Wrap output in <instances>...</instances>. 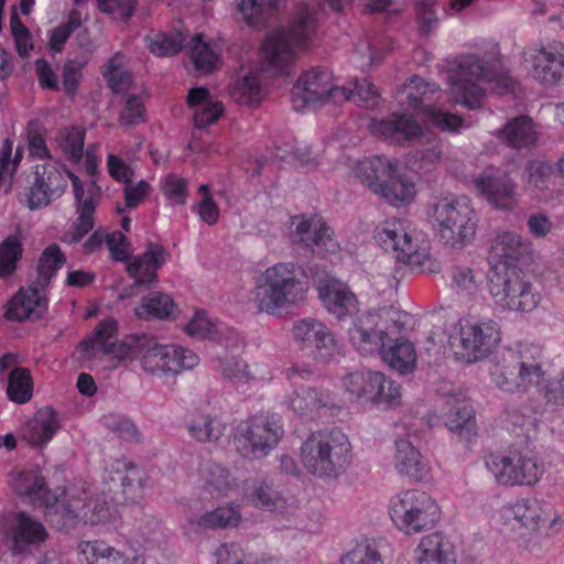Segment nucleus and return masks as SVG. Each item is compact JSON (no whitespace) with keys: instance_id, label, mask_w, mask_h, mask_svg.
Returning a JSON list of instances; mask_svg holds the SVG:
<instances>
[{"instance_id":"obj_31","label":"nucleus","mask_w":564,"mask_h":564,"mask_svg":"<svg viewBox=\"0 0 564 564\" xmlns=\"http://www.w3.org/2000/svg\"><path fill=\"white\" fill-rule=\"evenodd\" d=\"M335 405V399L328 392L305 386H300L290 399V408L299 415H307Z\"/></svg>"},{"instance_id":"obj_13","label":"nucleus","mask_w":564,"mask_h":564,"mask_svg":"<svg viewBox=\"0 0 564 564\" xmlns=\"http://www.w3.org/2000/svg\"><path fill=\"white\" fill-rule=\"evenodd\" d=\"M496 386L508 393H522L543 376L540 364L527 361L517 351L508 350L490 370Z\"/></svg>"},{"instance_id":"obj_5","label":"nucleus","mask_w":564,"mask_h":564,"mask_svg":"<svg viewBox=\"0 0 564 564\" xmlns=\"http://www.w3.org/2000/svg\"><path fill=\"white\" fill-rule=\"evenodd\" d=\"M307 292L304 270L294 263H278L265 270L258 285L259 310L274 314L276 310L299 303Z\"/></svg>"},{"instance_id":"obj_28","label":"nucleus","mask_w":564,"mask_h":564,"mask_svg":"<svg viewBox=\"0 0 564 564\" xmlns=\"http://www.w3.org/2000/svg\"><path fill=\"white\" fill-rule=\"evenodd\" d=\"M375 194L380 195L390 204L399 202H409L414 195V185L399 173V163L397 160L391 162V171L376 187Z\"/></svg>"},{"instance_id":"obj_51","label":"nucleus","mask_w":564,"mask_h":564,"mask_svg":"<svg viewBox=\"0 0 564 564\" xmlns=\"http://www.w3.org/2000/svg\"><path fill=\"white\" fill-rule=\"evenodd\" d=\"M231 97L237 104L248 107H257L262 100V90L257 75H246L238 80L231 91Z\"/></svg>"},{"instance_id":"obj_63","label":"nucleus","mask_w":564,"mask_h":564,"mask_svg":"<svg viewBox=\"0 0 564 564\" xmlns=\"http://www.w3.org/2000/svg\"><path fill=\"white\" fill-rule=\"evenodd\" d=\"M85 143V130L80 127H73L65 134L63 150L68 160L78 163L83 159Z\"/></svg>"},{"instance_id":"obj_25","label":"nucleus","mask_w":564,"mask_h":564,"mask_svg":"<svg viewBox=\"0 0 564 564\" xmlns=\"http://www.w3.org/2000/svg\"><path fill=\"white\" fill-rule=\"evenodd\" d=\"M415 564H456L452 543L441 532L424 536L415 550Z\"/></svg>"},{"instance_id":"obj_55","label":"nucleus","mask_w":564,"mask_h":564,"mask_svg":"<svg viewBox=\"0 0 564 564\" xmlns=\"http://www.w3.org/2000/svg\"><path fill=\"white\" fill-rule=\"evenodd\" d=\"M10 30L18 55L22 59L28 58L30 52L34 48L33 36L20 20L15 6H12L10 12Z\"/></svg>"},{"instance_id":"obj_35","label":"nucleus","mask_w":564,"mask_h":564,"mask_svg":"<svg viewBox=\"0 0 564 564\" xmlns=\"http://www.w3.org/2000/svg\"><path fill=\"white\" fill-rule=\"evenodd\" d=\"M11 552L21 555L35 542V521L24 511L15 513L10 528Z\"/></svg>"},{"instance_id":"obj_45","label":"nucleus","mask_w":564,"mask_h":564,"mask_svg":"<svg viewBox=\"0 0 564 564\" xmlns=\"http://www.w3.org/2000/svg\"><path fill=\"white\" fill-rule=\"evenodd\" d=\"M22 238L20 229L0 243V278H7L17 270V262L22 257Z\"/></svg>"},{"instance_id":"obj_64","label":"nucleus","mask_w":564,"mask_h":564,"mask_svg":"<svg viewBox=\"0 0 564 564\" xmlns=\"http://www.w3.org/2000/svg\"><path fill=\"white\" fill-rule=\"evenodd\" d=\"M435 0H421L416 4L419 32L427 37L437 24V17L434 10Z\"/></svg>"},{"instance_id":"obj_29","label":"nucleus","mask_w":564,"mask_h":564,"mask_svg":"<svg viewBox=\"0 0 564 564\" xmlns=\"http://www.w3.org/2000/svg\"><path fill=\"white\" fill-rule=\"evenodd\" d=\"M395 468L398 471L414 481L423 480L429 468L413 444L408 440L400 438L395 441Z\"/></svg>"},{"instance_id":"obj_19","label":"nucleus","mask_w":564,"mask_h":564,"mask_svg":"<svg viewBox=\"0 0 564 564\" xmlns=\"http://www.w3.org/2000/svg\"><path fill=\"white\" fill-rule=\"evenodd\" d=\"M386 252H391L397 261L416 263L420 260L417 245L400 221H387L375 236Z\"/></svg>"},{"instance_id":"obj_12","label":"nucleus","mask_w":564,"mask_h":564,"mask_svg":"<svg viewBox=\"0 0 564 564\" xmlns=\"http://www.w3.org/2000/svg\"><path fill=\"white\" fill-rule=\"evenodd\" d=\"M486 466L503 486H532L544 473L543 465L535 457L517 452L507 456L491 454L486 458Z\"/></svg>"},{"instance_id":"obj_53","label":"nucleus","mask_w":564,"mask_h":564,"mask_svg":"<svg viewBox=\"0 0 564 564\" xmlns=\"http://www.w3.org/2000/svg\"><path fill=\"white\" fill-rule=\"evenodd\" d=\"M345 94H338V100L354 101L357 106L364 108H373L378 105L379 96L373 85L367 79H356L354 88L340 87Z\"/></svg>"},{"instance_id":"obj_26","label":"nucleus","mask_w":564,"mask_h":564,"mask_svg":"<svg viewBox=\"0 0 564 564\" xmlns=\"http://www.w3.org/2000/svg\"><path fill=\"white\" fill-rule=\"evenodd\" d=\"M246 499L258 509L279 511L285 508L286 500L272 481L267 478H253L246 484Z\"/></svg>"},{"instance_id":"obj_17","label":"nucleus","mask_w":564,"mask_h":564,"mask_svg":"<svg viewBox=\"0 0 564 564\" xmlns=\"http://www.w3.org/2000/svg\"><path fill=\"white\" fill-rule=\"evenodd\" d=\"M500 341V328L492 319L460 326L459 345L462 356L468 362L488 357Z\"/></svg>"},{"instance_id":"obj_41","label":"nucleus","mask_w":564,"mask_h":564,"mask_svg":"<svg viewBox=\"0 0 564 564\" xmlns=\"http://www.w3.org/2000/svg\"><path fill=\"white\" fill-rule=\"evenodd\" d=\"M65 262L66 256L57 243L46 247L37 259V285L48 284Z\"/></svg>"},{"instance_id":"obj_23","label":"nucleus","mask_w":564,"mask_h":564,"mask_svg":"<svg viewBox=\"0 0 564 564\" xmlns=\"http://www.w3.org/2000/svg\"><path fill=\"white\" fill-rule=\"evenodd\" d=\"M143 478L141 470L133 463L117 462L113 475L109 476V491L121 494L123 500L137 502L142 495Z\"/></svg>"},{"instance_id":"obj_61","label":"nucleus","mask_w":564,"mask_h":564,"mask_svg":"<svg viewBox=\"0 0 564 564\" xmlns=\"http://www.w3.org/2000/svg\"><path fill=\"white\" fill-rule=\"evenodd\" d=\"M400 398V386L395 384L392 380L386 378V376L381 373L379 387H373L370 401L373 403H383L388 406H394L399 404Z\"/></svg>"},{"instance_id":"obj_42","label":"nucleus","mask_w":564,"mask_h":564,"mask_svg":"<svg viewBox=\"0 0 564 564\" xmlns=\"http://www.w3.org/2000/svg\"><path fill=\"white\" fill-rule=\"evenodd\" d=\"M313 346L310 358L317 362L328 364L344 355L343 344L327 326L316 338V341L313 343Z\"/></svg>"},{"instance_id":"obj_32","label":"nucleus","mask_w":564,"mask_h":564,"mask_svg":"<svg viewBox=\"0 0 564 564\" xmlns=\"http://www.w3.org/2000/svg\"><path fill=\"white\" fill-rule=\"evenodd\" d=\"M67 187L63 174L52 164H44L43 171H37V208L48 206L59 198Z\"/></svg>"},{"instance_id":"obj_50","label":"nucleus","mask_w":564,"mask_h":564,"mask_svg":"<svg viewBox=\"0 0 564 564\" xmlns=\"http://www.w3.org/2000/svg\"><path fill=\"white\" fill-rule=\"evenodd\" d=\"M187 55L193 62L195 68L206 74L214 70L215 64L218 59V56L209 45L203 42L200 34H196L192 37L188 44Z\"/></svg>"},{"instance_id":"obj_30","label":"nucleus","mask_w":564,"mask_h":564,"mask_svg":"<svg viewBox=\"0 0 564 564\" xmlns=\"http://www.w3.org/2000/svg\"><path fill=\"white\" fill-rule=\"evenodd\" d=\"M78 551L82 564H132L129 556L104 541H82Z\"/></svg>"},{"instance_id":"obj_24","label":"nucleus","mask_w":564,"mask_h":564,"mask_svg":"<svg viewBox=\"0 0 564 564\" xmlns=\"http://www.w3.org/2000/svg\"><path fill=\"white\" fill-rule=\"evenodd\" d=\"M174 346L159 345L155 339L148 335L144 347L140 349L139 357L141 365L147 372L153 376H173L172 360L174 358Z\"/></svg>"},{"instance_id":"obj_59","label":"nucleus","mask_w":564,"mask_h":564,"mask_svg":"<svg viewBox=\"0 0 564 564\" xmlns=\"http://www.w3.org/2000/svg\"><path fill=\"white\" fill-rule=\"evenodd\" d=\"M188 433L198 442H216L221 436L220 425L210 415H198L188 423Z\"/></svg>"},{"instance_id":"obj_56","label":"nucleus","mask_w":564,"mask_h":564,"mask_svg":"<svg viewBox=\"0 0 564 564\" xmlns=\"http://www.w3.org/2000/svg\"><path fill=\"white\" fill-rule=\"evenodd\" d=\"M340 564H383L376 540H365L346 553Z\"/></svg>"},{"instance_id":"obj_3","label":"nucleus","mask_w":564,"mask_h":564,"mask_svg":"<svg viewBox=\"0 0 564 564\" xmlns=\"http://www.w3.org/2000/svg\"><path fill=\"white\" fill-rule=\"evenodd\" d=\"M453 90L462 96L463 104L470 109L481 107L485 95L479 80L494 83V89L506 95L514 91L516 82L500 69V62L479 55L462 56L456 70L449 76Z\"/></svg>"},{"instance_id":"obj_27","label":"nucleus","mask_w":564,"mask_h":564,"mask_svg":"<svg viewBox=\"0 0 564 564\" xmlns=\"http://www.w3.org/2000/svg\"><path fill=\"white\" fill-rule=\"evenodd\" d=\"M381 360L401 375H408L416 368L414 345L404 338L392 339L383 347Z\"/></svg>"},{"instance_id":"obj_44","label":"nucleus","mask_w":564,"mask_h":564,"mask_svg":"<svg viewBox=\"0 0 564 564\" xmlns=\"http://www.w3.org/2000/svg\"><path fill=\"white\" fill-rule=\"evenodd\" d=\"M381 379V372L377 371H357L347 375L344 378V386L346 390L360 399L364 398L370 401L373 387H379V380Z\"/></svg>"},{"instance_id":"obj_4","label":"nucleus","mask_w":564,"mask_h":564,"mask_svg":"<svg viewBox=\"0 0 564 564\" xmlns=\"http://www.w3.org/2000/svg\"><path fill=\"white\" fill-rule=\"evenodd\" d=\"M489 293L498 307L514 312H531L540 303L541 295L529 276L508 262L494 264L487 275Z\"/></svg>"},{"instance_id":"obj_11","label":"nucleus","mask_w":564,"mask_h":564,"mask_svg":"<svg viewBox=\"0 0 564 564\" xmlns=\"http://www.w3.org/2000/svg\"><path fill=\"white\" fill-rule=\"evenodd\" d=\"M118 323L115 318H106L99 322L91 335L83 339L78 348L83 358H94L100 349L104 355H113L117 359L123 360L129 357H139L140 349L148 340L147 334L129 335L123 340L110 341L117 335Z\"/></svg>"},{"instance_id":"obj_54","label":"nucleus","mask_w":564,"mask_h":564,"mask_svg":"<svg viewBox=\"0 0 564 564\" xmlns=\"http://www.w3.org/2000/svg\"><path fill=\"white\" fill-rule=\"evenodd\" d=\"M95 212L96 203L91 196L87 197L85 203L76 206L77 218L73 224L69 242H79L94 228Z\"/></svg>"},{"instance_id":"obj_7","label":"nucleus","mask_w":564,"mask_h":564,"mask_svg":"<svg viewBox=\"0 0 564 564\" xmlns=\"http://www.w3.org/2000/svg\"><path fill=\"white\" fill-rule=\"evenodd\" d=\"M376 133L389 142L402 147L421 145L412 153V159L422 161L427 165L434 164L442 156L438 141L430 133H425L419 122L405 113H393L387 120L373 123Z\"/></svg>"},{"instance_id":"obj_43","label":"nucleus","mask_w":564,"mask_h":564,"mask_svg":"<svg viewBox=\"0 0 564 564\" xmlns=\"http://www.w3.org/2000/svg\"><path fill=\"white\" fill-rule=\"evenodd\" d=\"M326 325L321 321L307 317L296 321L293 325L292 333L293 338L299 349L307 357H310L311 350L313 349V343L324 330Z\"/></svg>"},{"instance_id":"obj_6","label":"nucleus","mask_w":564,"mask_h":564,"mask_svg":"<svg viewBox=\"0 0 564 564\" xmlns=\"http://www.w3.org/2000/svg\"><path fill=\"white\" fill-rule=\"evenodd\" d=\"M314 29V20L306 10L300 11L288 29L270 32L261 46L263 70L282 75L294 58V47H304Z\"/></svg>"},{"instance_id":"obj_8","label":"nucleus","mask_w":564,"mask_h":564,"mask_svg":"<svg viewBox=\"0 0 564 564\" xmlns=\"http://www.w3.org/2000/svg\"><path fill=\"white\" fill-rule=\"evenodd\" d=\"M438 516L435 500L425 491L408 490L391 501V520L405 534H415L432 529L437 522Z\"/></svg>"},{"instance_id":"obj_36","label":"nucleus","mask_w":564,"mask_h":564,"mask_svg":"<svg viewBox=\"0 0 564 564\" xmlns=\"http://www.w3.org/2000/svg\"><path fill=\"white\" fill-rule=\"evenodd\" d=\"M500 138L511 148L521 149L535 142L536 134L529 117L519 116L500 131Z\"/></svg>"},{"instance_id":"obj_33","label":"nucleus","mask_w":564,"mask_h":564,"mask_svg":"<svg viewBox=\"0 0 564 564\" xmlns=\"http://www.w3.org/2000/svg\"><path fill=\"white\" fill-rule=\"evenodd\" d=\"M534 77L544 85L564 83V54L540 50L533 62Z\"/></svg>"},{"instance_id":"obj_62","label":"nucleus","mask_w":564,"mask_h":564,"mask_svg":"<svg viewBox=\"0 0 564 564\" xmlns=\"http://www.w3.org/2000/svg\"><path fill=\"white\" fill-rule=\"evenodd\" d=\"M82 25L80 13L77 10H73L69 13L68 21L57 28H55L50 36V46L55 52H61L64 43L67 41L69 35Z\"/></svg>"},{"instance_id":"obj_48","label":"nucleus","mask_w":564,"mask_h":564,"mask_svg":"<svg viewBox=\"0 0 564 564\" xmlns=\"http://www.w3.org/2000/svg\"><path fill=\"white\" fill-rule=\"evenodd\" d=\"M35 310V284H29L28 289H20L9 302L4 316L10 321L23 322Z\"/></svg>"},{"instance_id":"obj_37","label":"nucleus","mask_w":564,"mask_h":564,"mask_svg":"<svg viewBox=\"0 0 564 564\" xmlns=\"http://www.w3.org/2000/svg\"><path fill=\"white\" fill-rule=\"evenodd\" d=\"M391 159L381 155L366 159L356 164L354 169L355 176L375 193L376 187L391 171Z\"/></svg>"},{"instance_id":"obj_18","label":"nucleus","mask_w":564,"mask_h":564,"mask_svg":"<svg viewBox=\"0 0 564 564\" xmlns=\"http://www.w3.org/2000/svg\"><path fill=\"white\" fill-rule=\"evenodd\" d=\"M475 186L496 209L512 210L518 206V185L507 173H482L475 180Z\"/></svg>"},{"instance_id":"obj_46","label":"nucleus","mask_w":564,"mask_h":564,"mask_svg":"<svg viewBox=\"0 0 564 564\" xmlns=\"http://www.w3.org/2000/svg\"><path fill=\"white\" fill-rule=\"evenodd\" d=\"M532 411L529 408H517L510 406L505 411V421L508 425V429L511 430L512 433L518 436H524L529 438L531 433H535L538 430V421L531 414Z\"/></svg>"},{"instance_id":"obj_20","label":"nucleus","mask_w":564,"mask_h":564,"mask_svg":"<svg viewBox=\"0 0 564 564\" xmlns=\"http://www.w3.org/2000/svg\"><path fill=\"white\" fill-rule=\"evenodd\" d=\"M318 296L327 310L337 319L352 317L358 312V300L350 289L336 279L319 281Z\"/></svg>"},{"instance_id":"obj_14","label":"nucleus","mask_w":564,"mask_h":564,"mask_svg":"<svg viewBox=\"0 0 564 564\" xmlns=\"http://www.w3.org/2000/svg\"><path fill=\"white\" fill-rule=\"evenodd\" d=\"M340 87L330 83V74L324 68H312L299 78L291 90V101L296 111L318 108L328 100L338 101Z\"/></svg>"},{"instance_id":"obj_34","label":"nucleus","mask_w":564,"mask_h":564,"mask_svg":"<svg viewBox=\"0 0 564 564\" xmlns=\"http://www.w3.org/2000/svg\"><path fill=\"white\" fill-rule=\"evenodd\" d=\"M497 250L501 260L519 268L531 259V245L514 232H503L498 237Z\"/></svg>"},{"instance_id":"obj_38","label":"nucleus","mask_w":564,"mask_h":564,"mask_svg":"<svg viewBox=\"0 0 564 564\" xmlns=\"http://www.w3.org/2000/svg\"><path fill=\"white\" fill-rule=\"evenodd\" d=\"M514 519L523 527L536 531L545 523H553L550 513L544 511L538 500L522 499L512 507Z\"/></svg>"},{"instance_id":"obj_57","label":"nucleus","mask_w":564,"mask_h":564,"mask_svg":"<svg viewBox=\"0 0 564 564\" xmlns=\"http://www.w3.org/2000/svg\"><path fill=\"white\" fill-rule=\"evenodd\" d=\"M10 487L13 492L26 503H33L35 499V470L19 469L10 474Z\"/></svg>"},{"instance_id":"obj_16","label":"nucleus","mask_w":564,"mask_h":564,"mask_svg":"<svg viewBox=\"0 0 564 564\" xmlns=\"http://www.w3.org/2000/svg\"><path fill=\"white\" fill-rule=\"evenodd\" d=\"M438 90L440 86L437 84L425 82L419 76H413L404 85V94H406L409 106L413 110L422 111L426 120L440 130L457 132L463 127L462 117L426 104L431 100L429 94L432 95Z\"/></svg>"},{"instance_id":"obj_1","label":"nucleus","mask_w":564,"mask_h":564,"mask_svg":"<svg viewBox=\"0 0 564 564\" xmlns=\"http://www.w3.org/2000/svg\"><path fill=\"white\" fill-rule=\"evenodd\" d=\"M62 478V473L58 471L53 479L37 475V502L44 507L46 521L63 530L75 528L80 522L96 525L110 519L108 503L100 499L87 500L85 490H82L83 497L72 496L66 501H61V497L66 496V489L57 485Z\"/></svg>"},{"instance_id":"obj_15","label":"nucleus","mask_w":564,"mask_h":564,"mask_svg":"<svg viewBox=\"0 0 564 564\" xmlns=\"http://www.w3.org/2000/svg\"><path fill=\"white\" fill-rule=\"evenodd\" d=\"M169 257L170 252L163 246L148 242L147 250L133 257L127 264V272L134 279V282L122 290L118 300L134 297L140 291L155 286L159 281L158 270L167 261Z\"/></svg>"},{"instance_id":"obj_47","label":"nucleus","mask_w":564,"mask_h":564,"mask_svg":"<svg viewBox=\"0 0 564 564\" xmlns=\"http://www.w3.org/2000/svg\"><path fill=\"white\" fill-rule=\"evenodd\" d=\"M8 397L15 403H25L32 398L33 380L30 370L15 368L9 375Z\"/></svg>"},{"instance_id":"obj_22","label":"nucleus","mask_w":564,"mask_h":564,"mask_svg":"<svg viewBox=\"0 0 564 564\" xmlns=\"http://www.w3.org/2000/svg\"><path fill=\"white\" fill-rule=\"evenodd\" d=\"M348 336L352 346L364 356H380L383 347L391 341L384 330L376 328L375 315L371 314L356 319L348 329Z\"/></svg>"},{"instance_id":"obj_39","label":"nucleus","mask_w":564,"mask_h":564,"mask_svg":"<svg viewBox=\"0 0 564 564\" xmlns=\"http://www.w3.org/2000/svg\"><path fill=\"white\" fill-rule=\"evenodd\" d=\"M199 476L205 489L210 494L226 491L232 481L230 470L213 460H206L200 465Z\"/></svg>"},{"instance_id":"obj_60","label":"nucleus","mask_w":564,"mask_h":564,"mask_svg":"<svg viewBox=\"0 0 564 564\" xmlns=\"http://www.w3.org/2000/svg\"><path fill=\"white\" fill-rule=\"evenodd\" d=\"M184 37L178 34L158 33L149 37L148 47L156 56H169L177 54L183 47Z\"/></svg>"},{"instance_id":"obj_40","label":"nucleus","mask_w":564,"mask_h":564,"mask_svg":"<svg viewBox=\"0 0 564 564\" xmlns=\"http://www.w3.org/2000/svg\"><path fill=\"white\" fill-rule=\"evenodd\" d=\"M174 305L175 304L170 295L161 292H154L148 297H144L142 304L135 307L134 312L139 318L152 317L158 319H167L174 318Z\"/></svg>"},{"instance_id":"obj_10","label":"nucleus","mask_w":564,"mask_h":564,"mask_svg":"<svg viewBox=\"0 0 564 564\" xmlns=\"http://www.w3.org/2000/svg\"><path fill=\"white\" fill-rule=\"evenodd\" d=\"M283 434L280 415L254 416L239 425L237 448L243 457L261 459L276 447Z\"/></svg>"},{"instance_id":"obj_2","label":"nucleus","mask_w":564,"mask_h":564,"mask_svg":"<svg viewBox=\"0 0 564 564\" xmlns=\"http://www.w3.org/2000/svg\"><path fill=\"white\" fill-rule=\"evenodd\" d=\"M301 459L311 475L322 479H335L351 464L352 447L341 430L323 429L311 433L303 442Z\"/></svg>"},{"instance_id":"obj_49","label":"nucleus","mask_w":564,"mask_h":564,"mask_svg":"<svg viewBox=\"0 0 564 564\" xmlns=\"http://www.w3.org/2000/svg\"><path fill=\"white\" fill-rule=\"evenodd\" d=\"M278 7L276 0H240L239 11L249 25L264 23Z\"/></svg>"},{"instance_id":"obj_9","label":"nucleus","mask_w":564,"mask_h":564,"mask_svg":"<svg viewBox=\"0 0 564 564\" xmlns=\"http://www.w3.org/2000/svg\"><path fill=\"white\" fill-rule=\"evenodd\" d=\"M433 216L438 224V236L444 245L463 248L476 231V214L465 199H442L434 205Z\"/></svg>"},{"instance_id":"obj_58","label":"nucleus","mask_w":564,"mask_h":564,"mask_svg":"<svg viewBox=\"0 0 564 564\" xmlns=\"http://www.w3.org/2000/svg\"><path fill=\"white\" fill-rule=\"evenodd\" d=\"M61 429L57 412L51 406L37 410V448L46 445Z\"/></svg>"},{"instance_id":"obj_21","label":"nucleus","mask_w":564,"mask_h":564,"mask_svg":"<svg viewBox=\"0 0 564 564\" xmlns=\"http://www.w3.org/2000/svg\"><path fill=\"white\" fill-rule=\"evenodd\" d=\"M448 410L444 413V423L457 437L465 443H471L477 436L475 412L459 393L445 394Z\"/></svg>"},{"instance_id":"obj_52","label":"nucleus","mask_w":564,"mask_h":564,"mask_svg":"<svg viewBox=\"0 0 564 564\" xmlns=\"http://www.w3.org/2000/svg\"><path fill=\"white\" fill-rule=\"evenodd\" d=\"M241 520L240 513L232 507H218L200 516L196 524L203 529L236 527Z\"/></svg>"}]
</instances>
